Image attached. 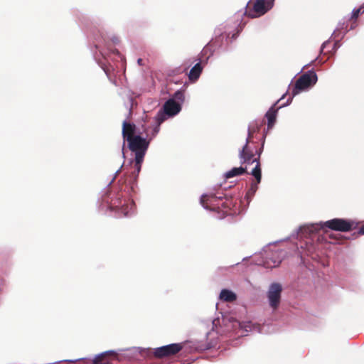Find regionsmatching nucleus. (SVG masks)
<instances>
[{"mask_svg":"<svg viewBox=\"0 0 364 364\" xmlns=\"http://www.w3.org/2000/svg\"><path fill=\"white\" fill-rule=\"evenodd\" d=\"M259 130V128L257 127H254L252 125H250L247 130V138L246 139L245 144L242 147V149L240 151V157L242 160V163H247V164H255V167L252 168V170L250 171V174L253 176L256 180V182H252L251 183V186L248 191L246 193L245 197L247 200H250L255 193H256L257 188H258V184L261 182V168H260V163H259V157L261 152L262 151V148L258 151V157L257 158H253L252 153H250L247 151V145L248 143L250 141V139L252 136V134L254 132H257Z\"/></svg>","mask_w":364,"mask_h":364,"instance_id":"f257e3e1","label":"nucleus"},{"mask_svg":"<svg viewBox=\"0 0 364 364\" xmlns=\"http://www.w3.org/2000/svg\"><path fill=\"white\" fill-rule=\"evenodd\" d=\"M134 132V125L124 121L122 124V136L124 141L127 140L128 141L129 148L135 154V156H139V154H141V156H144L148 149L149 141L140 136H133ZM124 145L125 141L123 142L122 145L123 157H124V153L123 151Z\"/></svg>","mask_w":364,"mask_h":364,"instance_id":"f03ea898","label":"nucleus"},{"mask_svg":"<svg viewBox=\"0 0 364 364\" xmlns=\"http://www.w3.org/2000/svg\"><path fill=\"white\" fill-rule=\"evenodd\" d=\"M184 100L183 92L180 90L176 91L171 98L165 102L162 108L158 112L155 117L156 122L162 124L168 118L176 116L181 111Z\"/></svg>","mask_w":364,"mask_h":364,"instance_id":"7ed1b4c3","label":"nucleus"},{"mask_svg":"<svg viewBox=\"0 0 364 364\" xmlns=\"http://www.w3.org/2000/svg\"><path fill=\"white\" fill-rule=\"evenodd\" d=\"M237 23L228 22L220 25L215 30V38L213 43L219 47H226L235 39L240 30Z\"/></svg>","mask_w":364,"mask_h":364,"instance_id":"20e7f679","label":"nucleus"},{"mask_svg":"<svg viewBox=\"0 0 364 364\" xmlns=\"http://www.w3.org/2000/svg\"><path fill=\"white\" fill-rule=\"evenodd\" d=\"M317 80V75L314 70H309L301 75L296 81L294 87L291 92V96L289 97L287 102L282 105L280 107H284L290 105L293 97L302 92L309 90L316 83Z\"/></svg>","mask_w":364,"mask_h":364,"instance_id":"39448f33","label":"nucleus"},{"mask_svg":"<svg viewBox=\"0 0 364 364\" xmlns=\"http://www.w3.org/2000/svg\"><path fill=\"white\" fill-rule=\"evenodd\" d=\"M275 0H250L246 5L245 15L251 18H259L269 12Z\"/></svg>","mask_w":364,"mask_h":364,"instance_id":"423d86ee","label":"nucleus"},{"mask_svg":"<svg viewBox=\"0 0 364 364\" xmlns=\"http://www.w3.org/2000/svg\"><path fill=\"white\" fill-rule=\"evenodd\" d=\"M325 231L327 229L346 232L356 229L359 225V222L354 220L344 218H333L323 222Z\"/></svg>","mask_w":364,"mask_h":364,"instance_id":"0eeeda50","label":"nucleus"},{"mask_svg":"<svg viewBox=\"0 0 364 364\" xmlns=\"http://www.w3.org/2000/svg\"><path fill=\"white\" fill-rule=\"evenodd\" d=\"M282 285L278 282H273L269 284L266 293L268 304L273 310H277L281 303Z\"/></svg>","mask_w":364,"mask_h":364,"instance_id":"6e6552de","label":"nucleus"},{"mask_svg":"<svg viewBox=\"0 0 364 364\" xmlns=\"http://www.w3.org/2000/svg\"><path fill=\"white\" fill-rule=\"evenodd\" d=\"M230 326L227 325V328L232 331L238 330L240 332V336H245L248 332L261 333L262 330L259 325L254 323L252 321H247L240 323L233 318L229 319Z\"/></svg>","mask_w":364,"mask_h":364,"instance_id":"1a4fd4ad","label":"nucleus"},{"mask_svg":"<svg viewBox=\"0 0 364 364\" xmlns=\"http://www.w3.org/2000/svg\"><path fill=\"white\" fill-rule=\"evenodd\" d=\"M200 204L205 209L211 211H219L220 207L227 208L228 205L226 202H222L220 198L216 197L214 194H203L200 200Z\"/></svg>","mask_w":364,"mask_h":364,"instance_id":"9d476101","label":"nucleus"},{"mask_svg":"<svg viewBox=\"0 0 364 364\" xmlns=\"http://www.w3.org/2000/svg\"><path fill=\"white\" fill-rule=\"evenodd\" d=\"M182 348L183 345L181 343H172L155 348L154 354L155 357L161 358L175 355L181 350Z\"/></svg>","mask_w":364,"mask_h":364,"instance_id":"9b49d317","label":"nucleus"},{"mask_svg":"<svg viewBox=\"0 0 364 364\" xmlns=\"http://www.w3.org/2000/svg\"><path fill=\"white\" fill-rule=\"evenodd\" d=\"M284 254L282 250H276L267 253L265 259L259 264H262L267 268H273L277 267L282 262Z\"/></svg>","mask_w":364,"mask_h":364,"instance_id":"f8f14e48","label":"nucleus"},{"mask_svg":"<svg viewBox=\"0 0 364 364\" xmlns=\"http://www.w3.org/2000/svg\"><path fill=\"white\" fill-rule=\"evenodd\" d=\"M114 208L117 212L122 213L124 217H130L135 213L136 206L132 200H124L120 201L119 205H115Z\"/></svg>","mask_w":364,"mask_h":364,"instance_id":"ddd939ff","label":"nucleus"},{"mask_svg":"<svg viewBox=\"0 0 364 364\" xmlns=\"http://www.w3.org/2000/svg\"><path fill=\"white\" fill-rule=\"evenodd\" d=\"M286 95V93L284 94L281 98L277 100L269 109V110L267 112L266 114H265V117L267 119V128L268 129H272L273 127V126L274 125V123L276 122V118H277V111L279 109H281L282 107H280L282 105H280L279 107H277V109H275V106L277 105V104L282 100H283L284 98Z\"/></svg>","mask_w":364,"mask_h":364,"instance_id":"4468645a","label":"nucleus"},{"mask_svg":"<svg viewBox=\"0 0 364 364\" xmlns=\"http://www.w3.org/2000/svg\"><path fill=\"white\" fill-rule=\"evenodd\" d=\"M323 222L321 221L316 223L306 224L300 228V231L302 234L313 235L317 233L319 230H323L325 231Z\"/></svg>","mask_w":364,"mask_h":364,"instance_id":"2eb2a0df","label":"nucleus"},{"mask_svg":"<svg viewBox=\"0 0 364 364\" xmlns=\"http://www.w3.org/2000/svg\"><path fill=\"white\" fill-rule=\"evenodd\" d=\"M237 294L228 289H223L219 294V299L225 302H233L237 300Z\"/></svg>","mask_w":364,"mask_h":364,"instance_id":"dca6fc26","label":"nucleus"},{"mask_svg":"<svg viewBox=\"0 0 364 364\" xmlns=\"http://www.w3.org/2000/svg\"><path fill=\"white\" fill-rule=\"evenodd\" d=\"M203 70V67L200 63H196L190 70L188 77L191 81L197 80Z\"/></svg>","mask_w":364,"mask_h":364,"instance_id":"f3484780","label":"nucleus"},{"mask_svg":"<svg viewBox=\"0 0 364 364\" xmlns=\"http://www.w3.org/2000/svg\"><path fill=\"white\" fill-rule=\"evenodd\" d=\"M347 32L348 30L346 24L344 22H339L337 25L336 28L332 33L331 37H339L341 38H343Z\"/></svg>","mask_w":364,"mask_h":364,"instance_id":"a211bd4d","label":"nucleus"},{"mask_svg":"<svg viewBox=\"0 0 364 364\" xmlns=\"http://www.w3.org/2000/svg\"><path fill=\"white\" fill-rule=\"evenodd\" d=\"M245 171V169L242 167H235L227 171L224 176L226 178H230L237 176H240L243 174Z\"/></svg>","mask_w":364,"mask_h":364,"instance_id":"6ab92c4d","label":"nucleus"},{"mask_svg":"<svg viewBox=\"0 0 364 364\" xmlns=\"http://www.w3.org/2000/svg\"><path fill=\"white\" fill-rule=\"evenodd\" d=\"M116 353L114 350H108L103 352L100 354H98L95 355V357L93 359V363L94 364H112L109 361H103L102 358L107 355V354H115Z\"/></svg>","mask_w":364,"mask_h":364,"instance_id":"aec40b11","label":"nucleus"},{"mask_svg":"<svg viewBox=\"0 0 364 364\" xmlns=\"http://www.w3.org/2000/svg\"><path fill=\"white\" fill-rule=\"evenodd\" d=\"M364 13V3L358 8H355L353 9L351 13L350 19H354L355 21L358 18L359 15Z\"/></svg>","mask_w":364,"mask_h":364,"instance_id":"412c9836","label":"nucleus"},{"mask_svg":"<svg viewBox=\"0 0 364 364\" xmlns=\"http://www.w3.org/2000/svg\"><path fill=\"white\" fill-rule=\"evenodd\" d=\"M144 156H141V155L139 154V156H135V171H136V176L139 174V173L141 171V164L144 161Z\"/></svg>","mask_w":364,"mask_h":364,"instance_id":"4be33fe9","label":"nucleus"},{"mask_svg":"<svg viewBox=\"0 0 364 364\" xmlns=\"http://www.w3.org/2000/svg\"><path fill=\"white\" fill-rule=\"evenodd\" d=\"M160 125H161V124H159V122H156V125L153 129L152 137L155 136L159 132Z\"/></svg>","mask_w":364,"mask_h":364,"instance_id":"5701e85b","label":"nucleus"},{"mask_svg":"<svg viewBox=\"0 0 364 364\" xmlns=\"http://www.w3.org/2000/svg\"><path fill=\"white\" fill-rule=\"evenodd\" d=\"M329 43V40L323 42L321 45V50H320V53H323L324 48L326 47V45Z\"/></svg>","mask_w":364,"mask_h":364,"instance_id":"b1692460","label":"nucleus"},{"mask_svg":"<svg viewBox=\"0 0 364 364\" xmlns=\"http://www.w3.org/2000/svg\"><path fill=\"white\" fill-rule=\"evenodd\" d=\"M341 44L339 43V41H336L333 45V50L336 51L338 48H340Z\"/></svg>","mask_w":364,"mask_h":364,"instance_id":"393cba45","label":"nucleus"},{"mask_svg":"<svg viewBox=\"0 0 364 364\" xmlns=\"http://www.w3.org/2000/svg\"><path fill=\"white\" fill-rule=\"evenodd\" d=\"M358 233L364 235V224L359 228Z\"/></svg>","mask_w":364,"mask_h":364,"instance_id":"a878e982","label":"nucleus"},{"mask_svg":"<svg viewBox=\"0 0 364 364\" xmlns=\"http://www.w3.org/2000/svg\"><path fill=\"white\" fill-rule=\"evenodd\" d=\"M213 328H214L215 326H217V323H219V319L216 318L213 321Z\"/></svg>","mask_w":364,"mask_h":364,"instance_id":"bb28decb","label":"nucleus"},{"mask_svg":"<svg viewBox=\"0 0 364 364\" xmlns=\"http://www.w3.org/2000/svg\"><path fill=\"white\" fill-rule=\"evenodd\" d=\"M122 166H123V164L121 166L120 168H119V169H118V170L115 172V176H116L119 173V171H120L121 168H122Z\"/></svg>","mask_w":364,"mask_h":364,"instance_id":"cd10ccee","label":"nucleus"},{"mask_svg":"<svg viewBox=\"0 0 364 364\" xmlns=\"http://www.w3.org/2000/svg\"><path fill=\"white\" fill-rule=\"evenodd\" d=\"M141 61H142L141 59H140V58L138 59V60H137L138 64L141 65Z\"/></svg>","mask_w":364,"mask_h":364,"instance_id":"c85d7f7f","label":"nucleus"},{"mask_svg":"<svg viewBox=\"0 0 364 364\" xmlns=\"http://www.w3.org/2000/svg\"><path fill=\"white\" fill-rule=\"evenodd\" d=\"M64 361L65 362H73L74 360H65Z\"/></svg>","mask_w":364,"mask_h":364,"instance_id":"c756f323","label":"nucleus"},{"mask_svg":"<svg viewBox=\"0 0 364 364\" xmlns=\"http://www.w3.org/2000/svg\"><path fill=\"white\" fill-rule=\"evenodd\" d=\"M355 26H356L355 24V25H352V26H350V29H353V28L355 27Z\"/></svg>","mask_w":364,"mask_h":364,"instance_id":"7c9ffc66","label":"nucleus"}]
</instances>
